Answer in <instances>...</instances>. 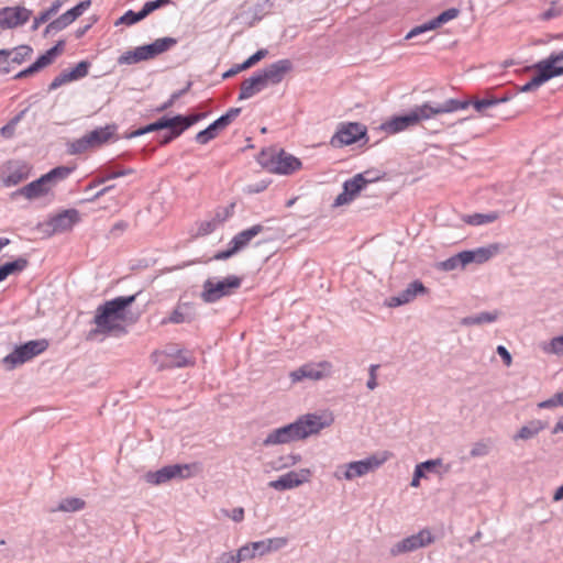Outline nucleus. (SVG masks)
I'll return each mask as SVG.
<instances>
[{
  "mask_svg": "<svg viewBox=\"0 0 563 563\" xmlns=\"http://www.w3.org/2000/svg\"><path fill=\"white\" fill-rule=\"evenodd\" d=\"M332 422V419L329 421L322 420L321 416L316 413H308L298 418L295 423L299 428L300 439H306L309 435L319 433L323 428L329 427Z\"/></svg>",
  "mask_w": 563,
  "mask_h": 563,
  "instance_id": "aec40b11",
  "label": "nucleus"
},
{
  "mask_svg": "<svg viewBox=\"0 0 563 563\" xmlns=\"http://www.w3.org/2000/svg\"><path fill=\"white\" fill-rule=\"evenodd\" d=\"M511 98V92H504L503 95L487 93L484 98H476L466 101L470 102L468 107L472 104L477 112L483 113L486 109L507 102Z\"/></svg>",
  "mask_w": 563,
  "mask_h": 563,
  "instance_id": "393cba45",
  "label": "nucleus"
},
{
  "mask_svg": "<svg viewBox=\"0 0 563 563\" xmlns=\"http://www.w3.org/2000/svg\"><path fill=\"white\" fill-rule=\"evenodd\" d=\"M155 122H156L155 126H157L158 131H162V130L167 131L173 128L179 126L178 114H175L173 117L163 115V117L158 118Z\"/></svg>",
  "mask_w": 563,
  "mask_h": 563,
  "instance_id": "de8ad7c7",
  "label": "nucleus"
},
{
  "mask_svg": "<svg viewBox=\"0 0 563 563\" xmlns=\"http://www.w3.org/2000/svg\"><path fill=\"white\" fill-rule=\"evenodd\" d=\"M298 431L299 428L295 422L277 428L267 434L263 445L271 446L301 440Z\"/></svg>",
  "mask_w": 563,
  "mask_h": 563,
  "instance_id": "f3484780",
  "label": "nucleus"
},
{
  "mask_svg": "<svg viewBox=\"0 0 563 563\" xmlns=\"http://www.w3.org/2000/svg\"><path fill=\"white\" fill-rule=\"evenodd\" d=\"M113 167L114 166L112 164H109V165L104 166L100 170V177H98L95 180L93 185L95 186L96 185H100V184L106 183L109 179H114V178L126 176V175H131V174L134 173L133 168H113Z\"/></svg>",
  "mask_w": 563,
  "mask_h": 563,
  "instance_id": "f704fd0d",
  "label": "nucleus"
},
{
  "mask_svg": "<svg viewBox=\"0 0 563 563\" xmlns=\"http://www.w3.org/2000/svg\"><path fill=\"white\" fill-rule=\"evenodd\" d=\"M29 266V260L24 256H20L12 262H7L0 265V283L7 279L8 276L13 274H20Z\"/></svg>",
  "mask_w": 563,
  "mask_h": 563,
  "instance_id": "2f4dec72",
  "label": "nucleus"
},
{
  "mask_svg": "<svg viewBox=\"0 0 563 563\" xmlns=\"http://www.w3.org/2000/svg\"><path fill=\"white\" fill-rule=\"evenodd\" d=\"M465 267L463 251L439 263V268L444 272L463 269Z\"/></svg>",
  "mask_w": 563,
  "mask_h": 563,
  "instance_id": "e433bc0d",
  "label": "nucleus"
},
{
  "mask_svg": "<svg viewBox=\"0 0 563 563\" xmlns=\"http://www.w3.org/2000/svg\"><path fill=\"white\" fill-rule=\"evenodd\" d=\"M227 218L224 217L223 219L221 220H218V219H211V220H208V221H202L198 224V229H197V232L194 234L195 238H200V236H206V235H209L211 234L212 232L216 231L218 224L221 222V221H224Z\"/></svg>",
  "mask_w": 563,
  "mask_h": 563,
  "instance_id": "37998d69",
  "label": "nucleus"
},
{
  "mask_svg": "<svg viewBox=\"0 0 563 563\" xmlns=\"http://www.w3.org/2000/svg\"><path fill=\"white\" fill-rule=\"evenodd\" d=\"M214 563H238L236 554L232 552H223L216 559Z\"/></svg>",
  "mask_w": 563,
  "mask_h": 563,
  "instance_id": "774afa93",
  "label": "nucleus"
},
{
  "mask_svg": "<svg viewBox=\"0 0 563 563\" xmlns=\"http://www.w3.org/2000/svg\"><path fill=\"white\" fill-rule=\"evenodd\" d=\"M53 62H54V59L49 56V54L47 52H45L44 54L40 55L36 58V60L32 64H33L34 68L36 69V71L38 73L43 68L49 66Z\"/></svg>",
  "mask_w": 563,
  "mask_h": 563,
  "instance_id": "052dcab7",
  "label": "nucleus"
},
{
  "mask_svg": "<svg viewBox=\"0 0 563 563\" xmlns=\"http://www.w3.org/2000/svg\"><path fill=\"white\" fill-rule=\"evenodd\" d=\"M292 69V62L290 59L284 58L279 59L258 71L265 79L267 85H278L280 84L286 74H288Z\"/></svg>",
  "mask_w": 563,
  "mask_h": 563,
  "instance_id": "412c9836",
  "label": "nucleus"
},
{
  "mask_svg": "<svg viewBox=\"0 0 563 563\" xmlns=\"http://www.w3.org/2000/svg\"><path fill=\"white\" fill-rule=\"evenodd\" d=\"M9 174L4 178V184L7 186H15L22 180L26 179L30 175L31 167L23 162H14L10 163Z\"/></svg>",
  "mask_w": 563,
  "mask_h": 563,
  "instance_id": "bb28decb",
  "label": "nucleus"
},
{
  "mask_svg": "<svg viewBox=\"0 0 563 563\" xmlns=\"http://www.w3.org/2000/svg\"><path fill=\"white\" fill-rule=\"evenodd\" d=\"M224 129H227L224 122L220 118H218L212 123H210L206 129L199 131L195 136V141L198 144L205 145L209 143L211 140L216 139L218 134Z\"/></svg>",
  "mask_w": 563,
  "mask_h": 563,
  "instance_id": "7c9ffc66",
  "label": "nucleus"
},
{
  "mask_svg": "<svg viewBox=\"0 0 563 563\" xmlns=\"http://www.w3.org/2000/svg\"><path fill=\"white\" fill-rule=\"evenodd\" d=\"M488 453H489V448L483 441H479V442H476L475 444H473V446H472V449L470 451V455L472 457L485 456Z\"/></svg>",
  "mask_w": 563,
  "mask_h": 563,
  "instance_id": "bf43d9fd",
  "label": "nucleus"
},
{
  "mask_svg": "<svg viewBox=\"0 0 563 563\" xmlns=\"http://www.w3.org/2000/svg\"><path fill=\"white\" fill-rule=\"evenodd\" d=\"M499 247L497 244H490L488 246H481L475 250L463 251L465 265L475 263L483 264L489 261L495 254H497Z\"/></svg>",
  "mask_w": 563,
  "mask_h": 563,
  "instance_id": "b1692460",
  "label": "nucleus"
},
{
  "mask_svg": "<svg viewBox=\"0 0 563 563\" xmlns=\"http://www.w3.org/2000/svg\"><path fill=\"white\" fill-rule=\"evenodd\" d=\"M435 538L432 532L428 529H421L419 532L411 534L398 542L390 548V554L397 556L404 553L413 552L418 549L428 547L434 542Z\"/></svg>",
  "mask_w": 563,
  "mask_h": 563,
  "instance_id": "9b49d317",
  "label": "nucleus"
},
{
  "mask_svg": "<svg viewBox=\"0 0 563 563\" xmlns=\"http://www.w3.org/2000/svg\"><path fill=\"white\" fill-rule=\"evenodd\" d=\"M195 465L190 464H170L163 466L155 472H147L145 474V481L152 485H162L172 479H187L192 476L191 467Z\"/></svg>",
  "mask_w": 563,
  "mask_h": 563,
  "instance_id": "9d476101",
  "label": "nucleus"
},
{
  "mask_svg": "<svg viewBox=\"0 0 563 563\" xmlns=\"http://www.w3.org/2000/svg\"><path fill=\"white\" fill-rule=\"evenodd\" d=\"M468 104L470 102L457 99H448L442 103L424 102L420 106H416L407 113L391 117L389 120L383 122L379 129L388 134H396L434 115L467 109Z\"/></svg>",
  "mask_w": 563,
  "mask_h": 563,
  "instance_id": "f257e3e1",
  "label": "nucleus"
},
{
  "mask_svg": "<svg viewBox=\"0 0 563 563\" xmlns=\"http://www.w3.org/2000/svg\"><path fill=\"white\" fill-rule=\"evenodd\" d=\"M117 130L115 124H108L103 128H97L88 133L89 140L93 146H99L109 141Z\"/></svg>",
  "mask_w": 563,
  "mask_h": 563,
  "instance_id": "c9c22d12",
  "label": "nucleus"
},
{
  "mask_svg": "<svg viewBox=\"0 0 563 563\" xmlns=\"http://www.w3.org/2000/svg\"><path fill=\"white\" fill-rule=\"evenodd\" d=\"M146 16L144 15L143 11L140 10L137 12L133 10H128L124 12L123 15L119 18V20L115 22V25L124 24L128 26L134 25L137 22L144 20Z\"/></svg>",
  "mask_w": 563,
  "mask_h": 563,
  "instance_id": "79ce46f5",
  "label": "nucleus"
},
{
  "mask_svg": "<svg viewBox=\"0 0 563 563\" xmlns=\"http://www.w3.org/2000/svg\"><path fill=\"white\" fill-rule=\"evenodd\" d=\"M85 505H86L85 500H82L80 498L68 497V498L63 499L59 503L57 510L64 511V512H75V511H79V510L84 509Z\"/></svg>",
  "mask_w": 563,
  "mask_h": 563,
  "instance_id": "58836bf2",
  "label": "nucleus"
},
{
  "mask_svg": "<svg viewBox=\"0 0 563 563\" xmlns=\"http://www.w3.org/2000/svg\"><path fill=\"white\" fill-rule=\"evenodd\" d=\"M544 353L563 355V334L554 336L542 346Z\"/></svg>",
  "mask_w": 563,
  "mask_h": 563,
  "instance_id": "49530a36",
  "label": "nucleus"
},
{
  "mask_svg": "<svg viewBox=\"0 0 563 563\" xmlns=\"http://www.w3.org/2000/svg\"><path fill=\"white\" fill-rule=\"evenodd\" d=\"M552 78L563 75V66L559 63L563 62V51L553 52L547 58L539 60Z\"/></svg>",
  "mask_w": 563,
  "mask_h": 563,
  "instance_id": "473e14b6",
  "label": "nucleus"
},
{
  "mask_svg": "<svg viewBox=\"0 0 563 563\" xmlns=\"http://www.w3.org/2000/svg\"><path fill=\"white\" fill-rule=\"evenodd\" d=\"M91 67V63L89 60H80L75 67L71 69H67L69 76L73 81L79 80L86 77L89 74V69Z\"/></svg>",
  "mask_w": 563,
  "mask_h": 563,
  "instance_id": "a18cd8bd",
  "label": "nucleus"
},
{
  "mask_svg": "<svg viewBox=\"0 0 563 563\" xmlns=\"http://www.w3.org/2000/svg\"><path fill=\"white\" fill-rule=\"evenodd\" d=\"M70 81H73V79L69 76L67 69H65L51 81L47 91L51 92L53 90H56L57 88Z\"/></svg>",
  "mask_w": 563,
  "mask_h": 563,
  "instance_id": "864d4df0",
  "label": "nucleus"
},
{
  "mask_svg": "<svg viewBox=\"0 0 563 563\" xmlns=\"http://www.w3.org/2000/svg\"><path fill=\"white\" fill-rule=\"evenodd\" d=\"M323 364H305L298 369L290 373V378L294 383L300 382L305 378L318 380L324 377V373L321 371Z\"/></svg>",
  "mask_w": 563,
  "mask_h": 563,
  "instance_id": "cd10ccee",
  "label": "nucleus"
},
{
  "mask_svg": "<svg viewBox=\"0 0 563 563\" xmlns=\"http://www.w3.org/2000/svg\"><path fill=\"white\" fill-rule=\"evenodd\" d=\"M527 70H534L533 77L519 88L520 92H531L540 88L543 84L552 79V76L545 70L540 62L526 67Z\"/></svg>",
  "mask_w": 563,
  "mask_h": 563,
  "instance_id": "5701e85b",
  "label": "nucleus"
},
{
  "mask_svg": "<svg viewBox=\"0 0 563 563\" xmlns=\"http://www.w3.org/2000/svg\"><path fill=\"white\" fill-rule=\"evenodd\" d=\"M192 87V81H187L186 86L183 88V89H179L177 91H174L170 97L168 98L167 101H165L164 103H162L159 107L156 108V112H164L166 110H168L169 108H172L174 106V103L179 99L181 98L183 96H185L189 90L190 88Z\"/></svg>",
  "mask_w": 563,
  "mask_h": 563,
  "instance_id": "ea45409f",
  "label": "nucleus"
},
{
  "mask_svg": "<svg viewBox=\"0 0 563 563\" xmlns=\"http://www.w3.org/2000/svg\"><path fill=\"white\" fill-rule=\"evenodd\" d=\"M379 368L378 364H372L368 368V380L366 383V387L371 390L375 389L377 387V375L376 372Z\"/></svg>",
  "mask_w": 563,
  "mask_h": 563,
  "instance_id": "e2e57ef3",
  "label": "nucleus"
},
{
  "mask_svg": "<svg viewBox=\"0 0 563 563\" xmlns=\"http://www.w3.org/2000/svg\"><path fill=\"white\" fill-rule=\"evenodd\" d=\"M241 285L242 278L236 275H230L218 282H213V279L208 278L203 282L200 297L206 303H213L223 297L234 294Z\"/></svg>",
  "mask_w": 563,
  "mask_h": 563,
  "instance_id": "0eeeda50",
  "label": "nucleus"
},
{
  "mask_svg": "<svg viewBox=\"0 0 563 563\" xmlns=\"http://www.w3.org/2000/svg\"><path fill=\"white\" fill-rule=\"evenodd\" d=\"M48 345L46 339L27 341L16 345L11 353L3 357L2 362L9 369H13L45 352Z\"/></svg>",
  "mask_w": 563,
  "mask_h": 563,
  "instance_id": "6e6552de",
  "label": "nucleus"
},
{
  "mask_svg": "<svg viewBox=\"0 0 563 563\" xmlns=\"http://www.w3.org/2000/svg\"><path fill=\"white\" fill-rule=\"evenodd\" d=\"M80 213H55L49 220L40 222L37 230L43 234L51 236L56 233L65 232L71 229L80 221Z\"/></svg>",
  "mask_w": 563,
  "mask_h": 563,
  "instance_id": "f8f14e48",
  "label": "nucleus"
},
{
  "mask_svg": "<svg viewBox=\"0 0 563 563\" xmlns=\"http://www.w3.org/2000/svg\"><path fill=\"white\" fill-rule=\"evenodd\" d=\"M139 294L131 296H119L98 306L92 322L96 329L91 330L88 338L97 333L110 334L113 332L124 333L125 329L120 321L128 320V308L135 302Z\"/></svg>",
  "mask_w": 563,
  "mask_h": 563,
  "instance_id": "f03ea898",
  "label": "nucleus"
},
{
  "mask_svg": "<svg viewBox=\"0 0 563 563\" xmlns=\"http://www.w3.org/2000/svg\"><path fill=\"white\" fill-rule=\"evenodd\" d=\"M271 223L272 219H267L261 223L253 224L240 231L230 240L231 244H233L241 253L247 246H250V244L256 236L261 234H266L267 238L256 241V246L267 242L268 240L282 239L285 235H292V233H288L285 229L280 227L275 228Z\"/></svg>",
  "mask_w": 563,
  "mask_h": 563,
  "instance_id": "39448f33",
  "label": "nucleus"
},
{
  "mask_svg": "<svg viewBox=\"0 0 563 563\" xmlns=\"http://www.w3.org/2000/svg\"><path fill=\"white\" fill-rule=\"evenodd\" d=\"M74 170L75 167L64 165L54 167L37 179L20 188L16 194L29 200L46 197L59 181L65 180Z\"/></svg>",
  "mask_w": 563,
  "mask_h": 563,
  "instance_id": "7ed1b4c3",
  "label": "nucleus"
},
{
  "mask_svg": "<svg viewBox=\"0 0 563 563\" xmlns=\"http://www.w3.org/2000/svg\"><path fill=\"white\" fill-rule=\"evenodd\" d=\"M310 474L308 468H302L299 472L290 471L279 476L277 479L269 482L268 486L279 492L292 489L308 482Z\"/></svg>",
  "mask_w": 563,
  "mask_h": 563,
  "instance_id": "dca6fc26",
  "label": "nucleus"
},
{
  "mask_svg": "<svg viewBox=\"0 0 563 563\" xmlns=\"http://www.w3.org/2000/svg\"><path fill=\"white\" fill-rule=\"evenodd\" d=\"M242 108H230L224 114L219 118L224 122L228 128L241 113Z\"/></svg>",
  "mask_w": 563,
  "mask_h": 563,
  "instance_id": "680f3d73",
  "label": "nucleus"
},
{
  "mask_svg": "<svg viewBox=\"0 0 563 563\" xmlns=\"http://www.w3.org/2000/svg\"><path fill=\"white\" fill-rule=\"evenodd\" d=\"M54 15L48 9L41 12L37 16L34 18V21H33V24L31 26V30L32 31H35L38 29V26L42 24V23H45L47 22L51 16Z\"/></svg>",
  "mask_w": 563,
  "mask_h": 563,
  "instance_id": "69168bd1",
  "label": "nucleus"
},
{
  "mask_svg": "<svg viewBox=\"0 0 563 563\" xmlns=\"http://www.w3.org/2000/svg\"><path fill=\"white\" fill-rule=\"evenodd\" d=\"M156 125V122H151L144 126H141L134 131H131L129 133H125L124 137L125 139H134V137H139V136H142L144 134H147V133H152V132H156L158 131L157 130V126Z\"/></svg>",
  "mask_w": 563,
  "mask_h": 563,
  "instance_id": "5fc2aeb1",
  "label": "nucleus"
},
{
  "mask_svg": "<svg viewBox=\"0 0 563 563\" xmlns=\"http://www.w3.org/2000/svg\"><path fill=\"white\" fill-rule=\"evenodd\" d=\"M235 554H236L238 563L245 561V560H251L256 556L251 543L241 547Z\"/></svg>",
  "mask_w": 563,
  "mask_h": 563,
  "instance_id": "13d9d810",
  "label": "nucleus"
},
{
  "mask_svg": "<svg viewBox=\"0 0 563 563\" xmlns=\"http://www.w3.org/2000/svg\"><path fill=\"white\" fill-rule=\"evenodd\" d=\"M384 463V460L377 459L375 455L368 456L364 460L353 461L344 465L345 471L342 477L351 481L355 477H361L369 472L375 471Z\"/></svg>",
  "mask_w": 563,
  "mask_h": 563,
  "instance_id": "2eb2a0df",
  "label": "nucleus"
},
{
  "mask_svg": "<svg viewBox=\"0 0 563 563\" xmlns=\"http://www.w3.org/2000/svg\"><path fill=\"white\" fill-rule=\"evenodd\" d=\"M89 147H93L91 141L89 140L88 134L84 135L82 137L74 141L70 145V153L71 154H81L86 152Z\"/></svg>",
  "mask_w": 563,
  "mask_h": 563,
  "instance_id": "09e8293b",
  "label": "nucleus"
},
{
  "mask_svg": "<svg viewBox=\"0 0 563 563\" xmlns=\"http://www.w3.org/2000/svg\"><path fill=\"white\" fill-rule=\"evenodd\" d=\"M427 292L428 288L423 285V283L416 279L408 284V286L398 295L389 297L386 301V305L390 308H396L409 303L415 300L417 296L424 295Z\"/></svg>",
  "mask_w": 563,
  "mask_h": 563,
  "instance_id": "6ab92c4d",
  "label": "nucleus"
},
{
  "mask_svg": "<svg viewBox=\"0 0 563 563\" xmlns=\"http://www.w3.org/2000/svg\"><path fill=\"white\" fill-rule=\"evenodd\" d=\"M498 311H483L477 314L467 316L461 320L462 325H481L484 323H493L498 319Z\"/></svg>",
  "mask_w": 563,
  "mask_h": 563,
  "instance_id": "72a5a7b5",
  "label": "nucleus"
},
{
  "mask_svg": "<svg viewBox=\"0 0 563 563\" xmlns=\"http://www.w3.org/2000/svg\"><path fill=\"white\" fill-rule=\"evenodd\" d=\"M367 192L364 186V176L355 175L343 183V190L334 199L333 207L344 206L351 202L361 192Z\"/></svg>",
  "mask_w": 563,
  "mask_h": 563,
  "instance_id": "a211bd4d",
  "label": "nucleus"
},
{
  "mask_svg": "<svg viewBox=\"0 0 563 563\" xmlns=\"http://www.w3.org/2000/svg\"><path fill=\"white\" fill-rule=\"evenodd\" d=\"M177 44V38L165 36L154 42L124 52L118 58L119 65H133L143 60H150L169 51Z\"/></svg>",
  "mask_w": 563,
  "mask_h": 563,
  "instance_id": "423d86ee",
  "label": "nucleus"
},
{
  "mask_svg": "<svg viewBox=\"0 0 563 563\" xmlns=\"http://www.w3.org/2000/svg\"><path fill=\"white\" fill-rule=\"evenodd\" d=\"M207 113L203 112H192L188 114H178V121L179 126L183 129V131H187L189 128H191L197 122L205 119Z\"/></svg>",
  "mask_w": 563,
  "mask_h": 563,
  "instance_id": "a19ab883",
  "label": "nucleus"
},
{
  "mask_svg": "<svg viewBox=\"0 0 563 563\" xmlns=\"http://www.w3.org/2000/svg\"><path fill=\"white\" fill-rule=\"evenodd\" d=\"M240 252L238 251V249L231 244V241L228 243V247L225 250H222V251H219L217 252L212 260L214 261H225V260H229L231 257H233L234 255L239 254Z\"/></svg>",
  "mask_w": 563,
  "mask_h": 563,
  "instance_id": "6e6d98bb",
  "label": "nucleus"
},
{
  "mask_svg": "<svg viewBox=\"0 0 563 563\" xmlns=\"http://www.w3.org/2000/svg\"><path fill=\"white\" fill-rule=\"evenodd\" d=\"M441 464H442L441 459H434V460H427L417 465L426 474V472H433L435 470V467Z\"/></svg>",
  "mask_w": 563,
  "mask_h": 563,
  "instance_id": "0e129e2a",
  "label": "nucleus"
},
{
  "mask_svg": "<svg viewBox=\"0 0 563 563\" xmlns=\"http://www.w3.org/2000/svg\"><path fill=\"white\" fill-rule=\"evenodd\" d=\"M357 175L364 176V186L366 187L367 194H369L373 192L372 190H369V187L377 180L382 179L385 174H380V172L378 170L367 169L363 173H358Z\"/></svg>",
  "mask_w": 563,
  "mask_h": 563,
  "instance_id": "8fccbe9b",
  "label": "nucleus"
},
{
  "mask_svg": "<svg viewBox=\"0 0 563 563\" xmlns=\"http://www.w3.org/2000/svg\"><path fill=\"white\" fill-rule=\"evenodd\" d=\"M267 86L261 73L256 70L250 78L242 81L238 100L250 99L263 91Z\"/></svg>",
  "mask_w": 563,
  "mask_h": 563,
  "instance_id": "4be33fe9",
  "label": "nucleus"
},
{
  "mask_svg": "<svg viewBox=\"0 0 563 563\" xmlns=\"http://www.w3.org/2000/svg\"><path fill=\"white\" fill-rule=\"evenodd\" d=\"M32 15V10L25 7H4L0 9V27L14 29L25 24Z\"/></svg>",
  "mask_w": 563,
  "mask_h": 563,
  "instance_id": "4468645a",
  "label": "nucleus"
},
{
  "mask_svg": "<svg viewBox=\"0 0 563 563\" xmlns=\"http://www.w3.org/2000/svg\"><path fill=\"white\" fill-rule=\"evenodd\" d=\"M461 11L457 8H450L448 10H444L439 15H437V19L441 23V25L448 23L451 20L456 19L460 15Z\"/></svg>",
  "mask_w": 563,
  "mask_h": 563,
  "instance_id": "4d7b16f0",
  "label": "nucleus"
},
{
  "mask_svg": "<svg viewBox=\"0 0 563 563\" xmlns=\"http://www.w3.org/2000/svg\"><path fill=\"white\" fill-rule=\"evenodd\" d=\"M361 140H364V143L368 141L367 128L358 122H347L339 125L330 140V144L333 147H343L355 144Z\"/></svg>",
  "mask_w": 563,
  "mask_h": 563,
  "instance_id": "1a4fd4ad",
  "label": "nucleus"
},
{
  "mask_svg": "<svg viewBox=\"0 0 563 563\" xmlns=\"http://www.w3.org/2000/svg\"><path fill=\"white\" fill-rule=\"evenodd\" d=\"M196 318L195 307L191 302H183L178 305L169 314L167 319L163 320V323H184L191 322Z\"/></svg>",
  "mask_w": 563,
  "mask_h": 563,
  "instance_id": "a878e982",
  "label": "nucleus"
},
{
  "mask_svg": "<svg viewBox=\"0 0 563 563\" xmlns=\"http://www.w3.org/2000/svg\"><path fill=\"white\" fill-rule=\"evenodd\" d=\"M184 133L180 126L173 128L167 130L158 140L159 146H166L176 139H178Z\"/></svg>",
  "mask_w": 563,
  "mask_h": 563,
  "instance_id": "3c124183",
  "label": "nucleus"
},
{
  "mask_svg": "<svg viewBox=\"0 0 563 563\" xmlns=\"http://www.w3.org/2000/svg\"><path fill=\"white\" fill-rule=\"evenodd\" d=\"M257 163L267 172L279 175H291L299 170L302 163L285 150L264 148L257 155Z\"/></svg>",
  "mask_w": 563,
  "mask_h": 563,
  "instance_id": "20e7f679",
  "label": "nucleus"
},
{
  "mask_svg": "<svg viewBox=\"0 0 563 563\" xmlns=\"http://www.w3.org/2000/svg\"><path fill=\"white\" fill-rule=\"evenodd\" d=\"M5 53H8L7 56L1 57L2 63L11 62L15 65H21L25 60L30 59L33 54V48L27 44H22L19 46H15L13 48H2Z\"/></svg>",
  "mask_w": 563,
  "mask_h": 563,
  "instance_id": "c85d7f7f",
  "label": "nucleus"
},
{
  "mask_svg": "<svg viewBox=\"0 0 563 563\" xmlns=\"http://www.w3.org/2000/svg\"><path fill=\"white\" fill-rule=\"evenodd\" d=\"M170 3H172V0H151V1L145 2L141 10L143 11L144 15L147 18L154 11H156L163 7H166Z\"/></svg>",
  "mask_w": 563,
  "mask_h": 563,
  "instance_id": "603ef678",
  "label": "nucleus"
},
{
  "mask_svg": "<svg viewBox=\"0 0 563 563\" xmlns=\"http://www.w3.org/2000/svg\"><path fill=\"white\" fill-rule=\"evenodd\" d=\"M498 213H472L463 217V221L470 225H483L496 221Z\"/></svg>",
  "mask_w": 563,
  "mask_h": 563,
  "instance_id": "4c0bfd02",
  "label": "nucleus"
},
{
  "mask_svg": "<svg viewBox=\"0 0 563 563\" xmlns=\"http://www.w3.org/2000/svg\"><path fill=\"white\" fill-rule=\"evenodd\" d=\"M547 427V422L539 419H533L518 430V432L514 435V440H530L538 435Z\"/></svg>",
  "mask_w": 563,
  "mask_h": 563,
  "instance_id": "c756f323",
  "label": "nucleus"
},
{
  "mask_svg": "<svg viewBox=\"0 0 563 563\" xmlns=\"http://www.w3.org/2000/svg\"><path fill=\"white\" fill-rule=\"evenodd\" d=\"M128 228L129 223L124 220H120L112 225L110 235L112 238H119Z\"/></svg>",
  "mask_w": 563,
  "mask_h": 563,
  "instance_id": "338daca9",
  "label": "nucleus"
},
{
  "mask_svg": "<svg viewBox=\"0 0 563 563\" xmlns=\"http://www.w3.org/2000/svg\"><path fill=\"white\" fill-rule=\"evenodd\" d=\"M272 7L273 3L269 0L256 2L252 8L253 21L251 22V25H253L254 22L261 21L269 12Z\"/></svg>",
  "mask_w": 563,
  "mask_h": 563,
  "instance_id": "c03bdc74",
  "label": "nucleus"
},
{
  "mask_svg": "<svg viewBox=\"0 0 563 563\" xmlns=\"http://www.w3.org/2000/svg\"><path fill=\"white\" fill-rule=\"evenodd\" d=\"M90 5L91 0L80 1L78 4L64 12L57 19L51 21L44 30V36H47L51 33H57L66 29L68 25L75 22L80 15H82V13L87 9H89Z\"/></svg>",
  "mask_w": 563,
  "mask_h": 563,
  "instance_id": "ddd939ff",
  "label": "nucleus"
}]
</instances>
